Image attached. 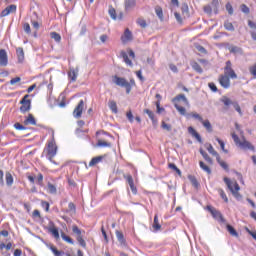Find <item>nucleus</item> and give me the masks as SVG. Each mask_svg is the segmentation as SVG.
<instances>
[{
	"instance_id": "obj_1",
	"label": "nucleus",
	"mask_w": 256,
	"mask_h": 256,
	"mask_svg": "<svg viewBox=\"0 0 256 256\" xmlns=\"http://www.w3.org/2000/svg\"><path fill=\"white\" fill-rule=\"evenodd\" d=\"M231 79H237V73H235V70L233 69L231 60H228L224 67V74L219 76L218 82L223 89H229V87H231Z\"/></svg>"
},
{
	"instance_id": "obj_2",
	"label": "nucleus",
	"mask_w": 256,
	"mask_h": 256,
	"mask_svg": "<svg viewBox=\"0 0 256 256\" xmlns=\"http://www.w3.org/2000/svg\"><path fill=\"white\" fill-rule=\"evenodd\" d=\"M112 82L117 85V87H122L126 89L127 95L131 93V90L133 87H137V83H135V79L131 78L130 81H127V79L123 77H119L117 75L112 76Z\"/></svg>"
},
{
	"instance_id": "obj_3",
	"label": "nucleus",
	"mask_w": 256,
	"mask_h": 256,
	"mask_svg": "<svg viewBox=\"0 0 256 256\" xmlns=\"http://www.w3.org/2000/svg\"><path fill=\"white\" fill-rule=\"evenodd\" d=\"M174 107L180 113V115H187L185 107H189V100L185 97V94H179L173 98Z\"/></svg>"
},
{
	"instance_id": "obj_4",
	"label": "nucleus",
	"mask_w": 256,
	"mask_h": 256,
	"mask_svg": "<svg viewBox=\"0 0 256 256\" xmlns=\"http://www.w3.org/2000/svg\"><path fill=\"white\" fill-rule=\"evenodd\" d=\"M231 137L237 147L243 149V151H255V146L245 139V136L242 137V140L239 139V136L235 133H231Z\"/></svg>"
},
{
	"instance_id": "obj_5",
	"label": "nucleus",
	"mask_w": 256,
	"mask_h": 256,
	"mask_svg": "<svg viewBox=\"0 0 256 256\" xmlns=\"http://www.w3.org/2000/svg\"><path fill=\"white\" fill-rule=\"evenodd\" d=\"M223 181L235 199H242L243 196L241 193H239V191H241V186H239L237 180H231L227 177H224Z\"/></svg>"
},
{
	"instance_id": "obj_6",
	"label": "nucleus",
	"mask_w": 256,
	"mask_h": 256,
	"mask_svg": "<svg viewBox=\"0 0 256 256\" xmlns=\"http://www.w3.org/2000/svg\"><path fill=\"white\" fill-rule=\"evenodd\" d=\"M220 101L225 106L224 107L225 111L229 110V106L232 105L234 107L235 111H237V113H239L240 116H243V111L241 110V106L239 105V102L232 101L231 98H229L227 96H223L220 99Z\"/></svg>"
},
{
	"instance_id": "obj_7",
	"label": "nucleus",
	"mask_w": 256,
	"mask_h": 256,
	"mask_svg": "<svg viewBox=\"0 0 256 256\" xmlns=\"http://www.w3.org/2000/svg\"><path fill=\"white\" fill-rule=\"evenodd\" d=\"M72 233H74L76 241L80 245V247H82L83 249H87V242L85 241V238H83V234L85 233V231H81V229H79V226L73 225Z\"/></svg>"
},
{
	"instance_id": "obj_8",
	"label": "nucleus",
	"mask_w": 256,
	"mask_h": 256,
	"mask_svg": "<svg viewBox=\"0 0 256 256\" xmlns=\"http://www.w3.org/2000/svg\"><path fill=\"white\" fill-rule=\"evenodd\" d=\"M206 149L210 153V155H213V157H216L217 163L220 165V167H222V169H224V171H229V164H227V162L221 159V156L215 150V148H213V145L209 144Z\"/></svg>"
},
{
	"instance_id": "obj_9",
	"label": "nucleus",
	"mask_w": 256,
	"mask_h": 256,
	"mask_svg": "<svg viewBox=\"0 0 256 256\" xmlns=\"http://www.w3.org/2000/svg\"><path fill=\"white\" fill-rule=\"evenodd\" d=\"M46 151L49 161H53V158L55 155H57V144L55 143V138H52L51 141H48Z\"/></svg>"
},
{
	"instance_id": "obj_10",
	"label": "nucleus",
	"mask_w": 256,
	"mask_h": 256,
	"mask_svg": "<svg viewBox=\"0 0 256 256\" xmlns=\"http://www.w3.org/2000/svg\"><path fill=\"white\" fill-rule=\"evenodd\" d=\"M120 57H122L128 67H133V61H131V59H135V52L132 49H128L127 52L121 51Z\"/></svg>"
},
{
	"instance_id": "obj_11",
	"label": "nucleus",
	"mask_w": 256,
	"mask_h": 256,
	"mask_svg": "<svg viewBox=\"0 0 256 256\" xmlns=\"http://www.w3.org/2000/svg\"><path fill=\"white\" fill-rule=\"evenodd\" d=\"M20 113H29L31 111V99H29V95L26 94L24 97L20 100Z\"/></svg>"
},
{
	"instance_id": "obj_12",
	"label": "nucleus",
	"mask_w": 256,
	"mask_h": 256,
	"mask_svg": "<svg viewBox=\"0 0 256 256\" xmlns=\"http://www.w3.org/2000/svg\"><path fill=\"white\" fill-rule=\"evenodd\" d=\"M207 211L211 213L213 219L216 221H219V223H225V218L223 217V214L219 210H216L213 206H207Z\"/></svg>"
},
{
	"instance_id": "obj_13",
	"label": "nucleus",
	"mask_w": 256,
	"mask_h": 256,
	"mask_svg": "<svg viewBox=\"0 0 256 256\" xmlns=\"http://www.w3.org/2000/svg\"><path fill=\"white\" fill-rule=\"evenodd\" d=\"M84 109H85V101L80 100L77 106L74 108L73 117H75V119H80V117L83 115Z\"/></svg>"
},
{
	"instance_id": "obj_14",
	"label": "nucleus",
	"mask_w": 256,
	"mask_h": 256,
	"mask_svg": "<svg viewBox=\"0 0 256 256\" xmlns=\"http://www.w3.org/2000/svg\"><path fill=\"white\" fill-rule=\"evenodd\" d=\"M123 177L127 181L133 195H137V186H135V181L133 180V176H131V174H124Z\"/></svg>"
},
{
	"instance_id": "obj_15",
	"label": "nucleus",
	"mask_w": 256,
	"mask_h": 256,
	"mask_svg": "<svg viewBox=\"0 0 256 256\" xmlns=\"http://www.w3.org/2000/svg\"><path fill=\"white\" fill-rule=\"evenodd\" d=\"M9 65V57L5 49H0V67H7Z\"/></svg>"
},
{
	"instance_id": "obj_16",
	"label": "nucleus",
	"mask_w": 256,
	"mask_h": 256,
	"mask_svg": "<svg viewBox=\"0 0 256 256\" xmlns=\"http://www.w3.org/2000/svg\"><path fill=\"white\" fill-rule=\"evenodd\" d=\"M133 40V33L129 28H126L123 35L121 36V41L125 45Z\"/></svg>"
},
{
	"instance_id": "obj_17",
	"label": "nucleus",
	"mask_w": 256,
	"mask_h": 256,
	"mask_svg": "<svg viewBox=\"0 0 256 256\" xmlns=\"http://www.w3.org/2000/svg\"><path fill=\"white\" fill-rule=\"evenodd\" d=\"M48 233H51L52 237L59 239V229L55 227L54 222H49V226L47 227Z\"/></svg>"
},
{
	"instance_id": "obj_18",
	"label": "nucleus",
	"mask_w": 256,
	"mask_h": 256,
	"mask_svg": "<svg viewBox=\"0 0 256 256\" xmlns=\"http://www.w3.org/2000/svg\"><path fill=\"white\" fill-rule=\"evenodd\" d=\"M16 11L17 5L11 4L1 12L0 17H7V15H11V13H15Z\"/></svg>"
},
{
	"instance_id": "obj_19",
	"label": "nucleus",
	"mask_w": 256,
	"mask_h": 256,
	"mask_svg": "<svg viewBox=\"0 0 256 256\" xmlns=\"http://www.w3.org/2000/svg\"><path fill=\"white\" fill-rule=\"evenodd\" d=\"M23 125H25V126L37 125V120L35 119V116H33V114H28L27 116H25Z\"/></svg>"
},
{
	"instance_id": "obj_20",
	"label": "nucleus",
	"mask_w": 256,
	"mask_h": 256,
	"mask_svg": "<svg viewBox=\"0 0 256 256\" xmlns=\"http://www.w3.org/2000/svg\"><path fill=\"white\" fill-rule=\"evenodd\" d=\"M103 159H105V156H96L92 158L88 164V167H95V165H99Z\"/></svg>"
},
{
	"instance_id": "obj_21",
	"label": "nucleus",
	"mask_w": 256,
	"mask_h": 256,
	"mask_svg": "<svg viewBox=\"0 0 256 256\" xmlns=\"http://www.w3.org/2000/svg\"><path fill=\"white\" fill-rule=\"evenodd\" d=\"M188 133H190V135H192V137H194L195 139H197V141L199 143H201V135L199 134V132H197V130L193 127H188Z\"/></svg>"
},
{
	"instance_id": "obj_22",
	"label": "nucleus",
	"mask_w": 256,
	"mask_h": 256,
	"mask_svg": "<svg viewBox=\"0 0 256 256\" xmlns=\"http://www.w3.org/2000/svg\"><path fill=\"white\" fill-rule=\"evenodd\" d=\"M5 180H6L7 187H13L14 178H13V174H11V172L5 173Z\"/></svg>"
},
{
	"instance_id": "obj_23",
	"label": "nucleus",
	"mask_w": 256,
	"mask_h": 256,
	"mask_svg": "<svg viewBox=\"0 0 256 256\" xmlns=\"http://www.w3.org/2000/svg\"><path fill=\"white\" fill-rule=\"evenodd\" d=\"M115 235L121 245H126L127 240H125V235H123V232L116 230Z\"/></svg>"
},
{
	"instance_id": "obj_24",
	"label": "nucleus",
	"mask_w": 256,
	"mask_h": 256,
	"mask_svg": "<svg viewBox=\"0 0 256 256\" xmlns=\"http://www.w3.org/2000/svg\"><path fill=\"white\" fill-rule=\"evenodd\" d=\"M200 123H202L208 133H213V126L209 120H202Z\"/></svg>"
},
{
	"instance_id": "obj_25",
	"label": "nucleus",
	"mask_w": 256,
	"mask_h": 256,
	"mask_svg": "<svg viewBox=\"0 0 256 256\" xmlns=\"http://www.w3.org/2000/svg\"><path fill=\"white\" fill-rule=\"evenodd\" d=\"M108 107L112 111V113H119V109L117 108V102H115L114 100L109 101Z\"/></svg>"
},
{
	"instance_id": "obj_26",
	"label": "nucleus",
	"mask_w": 256,
	"mask_h": 256,
	"mask_svg": "<svg viewBox=\"0 0 256 256\" xmlns=\"http://www.w3.org/2000/svg\"><path fill=\"white\" fill-rule=\"evenodd\" d=\"M200 155H202L203 159H205L209 165H213V159L209 157V154H207L203 149H200Z\"/></svg>"
},
{
	"instance_id": "obj_27",
	"label": "nucleus",
	"mask_w": 256,
	"mask_h": 256,
	"mask_svg": "<svg viewBox=\"0 0 256 256\" xmlns=\"http://www.w3.org/2000/svg\"><path fill=\"white\" fill-rule=\"evenodd\" d=\"M152 227L156 231H161V224L159 223V216L157 214H155L154 216V222Z\"/></svg>"
},
{
	"instance_id": "obj_28",
	"label": "nucleus",
	"mask_w": 256,
	"mask_h": 256,
	"mask_svg": "<svg viewBox=\"0 0 256 256\" xmlns=\"http://www.w3.org/2000/svg\"><path fill=\"white\" fill-rule=\"evenodd\" d=\"M49 249H50V251H52L53 255H55V256H63V255H65L64 251H59L57 249V247H55L53 245H50Z\"/></svg>"
},
{
	"instance_id": "obj_29",
	"label": "nucleus",
	"mask_w": 256,
	"mask_h": 256,
	"mask_svg": "<svg viewBox=\"0 0 256 256\" xmlns=\"http://www.w3.org/2000/svg\"><path fill=\"white\" fill-rule=\"evenodd\" d=\"M135 5H137V2L135 0H125V9L126 10L133 9V7H135Z\"/></svg>"
},
{
	"instance_id": "obj_30",
	"label": "nucleus",
	"mask_w": 256,
	"mask_h": 256,
	"mask_svg": "<svg viewBox=\"0 0 256 256\" xmlns=\"http://www.w3.org/2000/svg\"><path fill=\"white\" fill-rule=\"evenodd\" d=\"M61 238L63 239V241H65L66 243H69L70 245H74L75 241H73V238H71L70 236H67V234H65L64 232L61 233Z\"/></svg>"
},
{
	"instance_id": "obj_31",
	"label": "nucleus",
	"mask_w": 256,
	"mask_h": 256,
	"mask_svg": "<svg viewBox=\"0 0 256 256\" xmlns=\"http://www.w3.org/2000/svg\"><path fill=\"white\" fill-rule=\"evenodd\" d=\"M226 229L230 233V235H232V237H239V233H237V230H235V228H233V226L228 224L226 226Z\"/></svg>"
},
{
	"instance_id": "obj_32",
	"label": "nucleus",
	"mask_w": 256,
	"mask_h": 256,
	"mask_svg": "<svg viewBox=\"0 0 256 256\" xmlns=\"http://www.w3.org/2000/svg\"><path fill=\"white\" fill-rule=\"evenodd\" d=\"M218 193H219L221 199H223L224 203H229V198L227 197L225 190H223L222 188H219Z\"/></svg>"
},
{
	"instance_id": "obj_33",
	"label": "nucleus",
	"mask_w": 256,
	"mask_h": 256,
	"mask_svg": "<svg viewBox=\"0 0 256 256\" xmlns=\"http://www.w3.org/2000/svg\"><path fill=\"white\" fill-rule=\"evenodd\" d=\"M50 37H51V39H54V41L56 43H61V34H59L57 32H51Z\"/></svg>"
},
{
	"instance_id": "obj_34",
	"label": "nucleus",
	"mask_w": 256,
	"mask_h": 256,
	"mask_svg": "<svg viewBox=\"0 0 256 256\" xmlns=\"http://www.w3.org/2000/svg\"><path fill=\"white\" fill-rule=\"evenodd\" d=\"M144 113H147L149 119H151L152 122L157 123V119H155V113L149 109H144Z\"/></svg>"
},
{
	"instance_id": "obj_35",
	"label": "nucleus",
	"mask_w": 256,
	"mask_h": 256,
	"mask_svg": "<svg viewBox=\"0 0 256 256\" xmlns=\"http://www.w3.org/2000/svg\"><path fill=\"white\" fill-rule=\"evenodd\" d=\"M16 55H17L19 61H23V59H25V52L23 51V48H17Z\"/></svg>"
},
{
	"instance_id": "obj_36",
	"label": "nucleus",
	"mask_w": 256,
	"mask_h": 256,
	"mask_svg": "<svg viewBox=\"0 0 256 256\" xmlns=\"http://www.w3.org/2000/svg\"><path fill=\"white\" fill-rule=\"evenodd\" d=\"M13 247V243L8 242L7 244L5 243H0V251H3V249H6L7 251H10V249Z\"/></svg>"
},
{
	"instance_id": "obj_37",
	"label": "nucleus",
	"mask_w": 256,
	"mask_h": 256,
	"mask_svg": "<svg viewBox=\"0 0 256 256\" xmlns=\"http://www.w3.org/2000/svg\"><path fill=\"white\" fill-rule=\"evenodd\" d=\"M191 66L192 69H194V71H196L197 73H203V68H201V65H199V63L193 62Z\"/></svg>"
},
{
	"instance_id": "obj_38",
	"label": "nucleus",
	"mask_w": 256,
	"mask_h": 256,
	"mask_svg": "<svg viewBox=\"0 0 256 256\" xmlns=\"http://www.w3.org/2000/svg\"><path fill=\"white\" fill-rule=\"evenodd\" d=\"M137 25H139L142 29H145L147 27V21L143 18H138L136 20Z\"/></svg>"
},
{
	"instance_id": "obj_39",
	"label": "nucleus",
	"mask_w": 256,
	"mask_h": 256,
	"mask_svg": "<svg viewBox=\"0 0 256 256\" xmlns=\"http://www.w3.org/2000/svg\"><path fill=\"white\" fill-rule=\"evenodd\" d=\"M199 165H200V167L203 169V171H205L206 173H208V175H211V168H209V166H207V165L205 164V162L200 161V162H199Z\"/></svg>"
},
{
	"instance_id": "obj_40",
	"label": "nucleus",
	"mask_w": 256,
	"mask_h": 256,
	"mask_svg": "<svg viewBox=\"0 0 256 256\" xmlns=\"http://www.w3.org/2000/svg\"><path fill=\"white\" fill-rule=\"evenodd\" d=\"M216 141H217V143H219L220 148L222 149L223 153H226V154L229 153V150L225 149V142H223V140L216 137Z\"/></svg>"
},
{
	"instance_id": "obj_41",
	"label": "nucleus",
	"mask_w": 256,
	"mask_h": 256,
	"mask_svg": "<svg viewBox=\"0 0 256 256\" xmlns=\"http://www.w3.org/2000/svg\"><path fill=\"white\" fill-rule=\"evenodd\" d=\"M188 179L193 187H199V182L197 181V178L195 176L190 175L188 176Z\"/></svg>"
},
{
	"instance_id": "obj_42",
	"label": "nucleus",
	"mask_w": 256,
	"mask_h": 256,
	"mask_svg": "<svg viewBox=\"0 0 256 256\" xmlns=\"http://www.w3.org/2000/svg\"><path fill=\"white\" fill-rule=\"evenodd\" d=\"M48 193L55 195V193H57V187L51 183H48Z\"/></svg>"
},
{
	"instance_id": "obj_43",
	"label": "nucleus",
	"mask_w": 256,
	"mask_h": 256,
	"mask_svg": "<svg viewBox=\"0 0 256 256\" xmlns=\"http://www.w3.org/2000/svg\"><path fill=\"white\" fill-rule=\"evenodd\" d=\"M229 51L231 52V53H234V54H236V53H242V49L241 48H239L238 46H230L229 48Z\"/></svg>"
},
{
	"instance_id": "obj_44",
	"label": "nucleus",
	"mask_w": 256,
	"mask_h": 256,
	"mask_svg": "<svg viewBox=\"0 0 256 256\" xmlns=\"http://www.w3.org/2000/svg\"><path fill=\"white\" fill-rule=\"evenodd\" d=\"M97 145L98 147H111V143L105 140H98Z\"/></svg>"
},
{
	"instance_id": "obj_45",
	"label": "nucleus",
	"mask_w": 256,
	"mask_h": 256,
	"mask_svg": "<svg viewBox=\"0 0 256 256\" xmlns=\"http://www.w3.org/2000/svg\"><path fill=\"white\" fill-rule=\"evenodd\" d=\"M69 78L71 81L75 82L77 81V72L75 70H72L68 73Z\"/></svg>"
},
{
	"instance_id": "obj_46",
	"label": "nucleus",
	"mask_w": 256,
	"mask_h": 256,
	"mask_svg": "<svg viewBox=\"0 0 256 256\" xmlns=\"http://www.w3.org/2000/svg\"><path fill=\"white\" fill-rule=\"evenodd\" d=\"M169 169H172L173 171H175L178 175H181V170L177 168V165H175L174 163H169L168 164Z\"/></svg>"
},
{
	"instance_id": "obj_47",
	"label": "nucleus",
	"mask_w": 256,
	"mask_h": 256,
	"mask_svg": "<svg viewBox=\"0 0 256 256\" xmlns=\"http://www.w3.org/2000/svg\"><path fill=\"white\" fill-rule=\"evenodd\" d=\"M224 27L227 31H235V27L233 26V23H231V22H225Z\"/></svg>"
},
{
	"instance_id": "obj_48",
	"label": "nucleus",
	"mask_w": 256,
	"mask_h": 256,
	"mask_svg": "<svg viewBox=\"0 0 256 256\" xmlns=\"http://www.w3.org/2000/svg\"><path fill=\"white\" fill-rule=\"evenodd\" d=\"M41 207L44 209V211H46V213H49V207H50L49 202L42 200Z\"/></svg>"
},
{
	"instance_id": "obj_49",
	"label": "nucleus",
	"mask_w": 256,
	"mask_h": 256,
	"mask_svg": "<svg viewBox=\"0 0 256 256\" xmlns=\"http://www.w3.org/2000/svg\"><path fill=\"white\" fill-rule=\"evenodd\" d=\"M109 15L112 19L117 20V11H115V8H110L109 9Z\"/></svg>"
},
{
	"instance_id": "obj_50",
	"label": "nucleus",
	"mask_w": 256,
	"mask_h": 256,
	"mask_svg": "<svg viewBox=\"0 0 256 256\" xmlns=\"http://www.w3.org/2000/svg\"><path fill=\"white\" fill-rule=\"evenodd\" d=\"M32 219H41V212L39 210H34L32 212Z\"/></svg>"
},
{
	"instance_id": "obj_51",
	"label": "nucleus",
	"mask_w": 256,
	"mask_h": 256,
	"mask_svg": "<svg viewBox=\"0 0 256 256\" xmlns=\"http://www.w3.org/2000/svg\"><path fill=\"white\" fill-rule=\"evenodd\" d=\"M249 72H250V75H253V77H255L256 79V63L249 67Z\"/></svg>"
},
{
	"instance_id": "obj_52",
	"label": "nucleus",
	"mask_w": 256,
	"mask_h": 256,
	"mask_svg": "<svg viewBox=\"0 0 256 256\" xmlns=\"http://www.w3.org/2000/svg\"><path fill=\"white\" fill-rule=\"evenodd\" d=\"M190 116L193 117L194 119H197L198 121H200V123H201V121H203V117H201V115H199L196 112L190 113Z\"/></svg>"
},
{
	"instance_id": "obj_53",
	"label": "nucleus",
	"mask_w": 256,
	"mask_h": 256,
	"mask_svg": "<svg viewBox=\"0 0 256 256\" xmlns=\"http://www.w3.org/2000/svg\"><path fill=\"white\" fill-rule=\"evenodd\" d=\"M14 128L17 129V131H25V126L19 122L14 124Z\"/></svg>"
},
{
	"instance_id": "obj_54",
	"label": "nucleus",
	"mask_w": 256,
	"mask_h": 256,
	"mask_svg": "<svg viewBox=\"0 0 256 256\" xmlns=\"http://www.w3.org/2000/svg\"><path fill=\"white\" fill-rule=\"evenodd\" d=\"M126 117H127L128 121H129L130 123H133L134 117H133V112H131V110H129V111L126 113Z\"/></svg>"
},
{
	"instance_id": "obj_55",
	"label": "nucleus",
	"mask_w": 256,
	"mask_h": 256,
	"mask_svg": "<svg viewBox=\"0 0 256 256\" xmlns=\"http://www.w3.org/2000/svg\"><path fill=\"white\" fill-rule=\"evenodd\" d=\"M208 87H209V89H211V91H213V93H217L218 89H217V85H215V83L210 82L208 84Z\"/></svg>"
},
{
	"instance_id": "obj_56",
	"label": "nucleus",
	"mask_w": 256,
	"mask_h": 256,
	"mask_svg": "<svg viewBox=\"0 0 256 256\" xmlns=\"http://www.w3.org/2000/svg\"><path fill=\"white\" fill-rule=\"evenodd\" d=\"M37 184L43 187V174L39 173L37 176Z\"/></svg>"
},
{
	"instance_id": "obj_57",
	"label": "nucleus",
	"mask_w": 256,
	"mask_h": 256,
	"mask_svg": "<svg viewBox=\"0 0 256 256\" xmlns=\"http://www.w3.org/2000/svg\"><path fill=\"white\" fill-rule=\"evenodd\" d=\"M155 11H156V15H157L160 19H163V9H162L161 7H159V8H156Z\"/></svg>"
},
{
	"instance_id": "obj_58",
	"label": "nucleus",
	"mask_w": 256,
	"mask_h": 256,
	"mask_svg": "<svg viewBox=\"0 0 256 256\" xmlns=\"http://www.w3.org/2000/svg\"><path fill=\"white\" fill-rule=\"evenodd\" d=\"M136 76L140 81H142V83L143 81H145V78L143 77V72L141 70L136 71Z\"/></svg>"
},
{
	"instance_id": "obj_59",
	"label": "nucleus",
	"mask_w": 256,
	"mask_h": 256,
	"mask_svg": "<svg viewBox=\"0 0 256 256\" xmlns=\"http://www.w3.org/2000/svg\"><path fill=\"white\" fill-rule=\"evenodd\" d=\"M226 10L228 11L229 15H233V6L231 5V3H227L226 4Z\"/></svg>"
},
{
	"instance_id": "obj_60",
	"label": "nucleus",
	"mask_w": 256,
	"mask_h": 256,
	"mask_svg": "<svg viewBox=\"0 0 256 256\" xmlns=\"http://www.w3.org/2000/svg\"><path fill=\"white\" fill-rule=\"evenodd\" d=\"M21 81V77H15L10 80V85H15Z\"/></svg>"
},
{
	"instance_id": "obj_61",
	"label": "nucleus",
	"mask_w": 256,
	"mask_h": 256,
	"mask_svg": "<svg viewBox=\"0 0 256 256\" xmlns=\"http://www.w3.org/2000/svg\"><path fill=\"white\" fill-rule=\"evenodd\" d=\"M23 28L26 33H31V26L29 25V23H25Z\"/></svg>"
},
{
	"instance_id": "obj_62",
	"label": "nucleus",
	"mask_w": 256,
	"mask_h": 256,
	"mask_svg": "<svg viewBox=\"0 0 256 256\" xmlns=\"http://www.w3.org/2000/svg\"><path fill=\"white\" fill-rule=\"evenodd\" d=\"M248 27H250V29H254L256 31V23L248 20Z\"/></svg>"
},
{
	"instance_id": "obj_63",
	"label": "nucleus",
	"mask_w": 256,
	"mask_h": 256,
	"mask_svg": "<svg viewBox=\"0 0 256 256\" xmlns=\"http://www.w3.org/2000/svg\"><path fill=\"white\" fill-rule=\"evenodd\" d=\"M162 129H165L166 131H171V125L162 122Z\"/></svg>"
},
{
	"instance_id": "obj_64",
	"label": "nucleus",
	"mask_w": 256,
	"mask_h": 256,
	"mask_svg": "<svg viewBox=\"0 0 256 256\" xmlns=\"http://www.w3.org/2000/svg\"><path fill=\"white\" fill-rule=\"evenodd\" d=\"M13 255H14V256H21V255H23V250H21V249H16V250H14Z\"/></svg>"
}]
</instances>
